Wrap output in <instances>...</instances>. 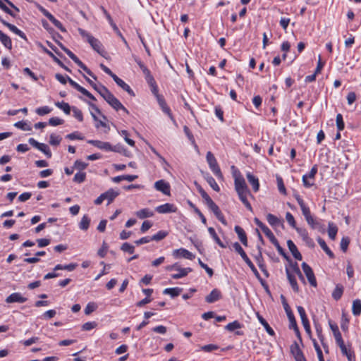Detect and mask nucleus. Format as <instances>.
Instances as JSON below:
<instances>
[{
	"label": "nucleus",
	"instance_id": "1",
	"mask_svg": "<svg viewBox=\"0 0 361 361\" xmlns=\"http://www.w3.org/2000/svg\"><path fill=\"white\" fill-rule=\"evenodd\" d=\"M102 92L100 95L105 99V101L111 106L115 110H123L126 114H129L126 108L121 103V102L107 89L102 88Z\"/></svg>",
	"mask_w": 361,
	"mask_h": 361
},
{
	"label": "nucleus",
	"instance_id": "2",
	"mask_svg": "<svg viewBox=\"0 0 361 361\" xmlns=\"http://www.w3.org/2000/svg\"><path fill=\"white\" fill-rule=\"evenodd\" d=\"M78 32L83 38L86 39L87 42L91 45L94 51H96L100 55L104 56L105 51L102 47V43L99 39H96L82 28H78Z\"/></svg>",
	"mask_w": 361,
	"mask_h": 361
},
{
	"label": "nucleus",
	"instance_id": "3",
	"mask_svg": "<svg viewBox=\"0 0 361 361\" xmlns=\"http://www.w3.org/2000/svg\"><path fill=\"white\" fill-rule=\"evenodd\" d=\"M207 161L209 166L210 169L214 173V175L218 178H223V174L221 171V169L218 165V163L214 156V154L211 152H208L206 156Z\"/></svg>",
	"mask_w": 361,
	"mask_h": 361
},
{
	"label": "nucleus",
	"instance_id": "4",
	"mask_svg": "<svg viewBox=\"0 0 361 361\" xmlns=\"http://www.w3.org/2000/svg\"><path fill=\"white\" fill-rule=\"evenodd\" d=\"M166 269L168 271L177 270L179 271L178 274L171 275L173 279H178L188 275V274L192 271L191 268H181L178 263H175L172 265L167 266Z\"/></svg>",
	"mask_w": 361,
	"mask_h": 361
},
{
	"label": "nucleus",
	"instance_id": "5",
	"mask_svg": "<svg viewBox=\"0 0 361 361\" xmlns=\"http://www.w3.org/2000/svg\"><path fill=\"white\" fill-rule=\"evenodd\" d=\"M302 268L310 285L316 287L317 283L312 269L305 262H302Z\"/></svg>",
	"mask_w": 361,
	"mask_h": 361
},
{
	"label": "nucleus",
	"instance_id": "6",
	"mask_svg": "<svg viewBox=\"0 0 361 361\" xmlns=\"http://www.w3.org/2000/svg\"><path fill=\"white\" fill-rule=\"evenodd\" d=\"M235 189L237 193L249 192L250 190L246 185L245 179L242 176L235 177Z\"/></svg>",
	"mask_w": 361,
	"mask_h": 361
},
{
	"label": "nucleus",
	"instance_id": "7",
	"mask_svg": "<svg viewBox=\"0 0 361 361\" xmlns=\"http://www.w3.org/2000/svg\"><path fill=\"white\" fill-rule=\"evenodd\" d=\"M297 309L301 318L302 324L304 326L305 330L306 331L307 333L310 334L311 332L310 325L307 317L306 315L305 309L301 306H298Z\"/></svg>",
	"mask_w": 361,
	"mask_h": 361
},
{
	"label": "nucleus",
	"instance_id": "8",
	"mask_svg": "<svg viewBox=\"0 0 361 361\" xmlns=\"http://www.w3.org/2000/svg\"><path fill=\"white\" fill-rule=\"evenodd\" d=\"M154 188L157 190L163 192L164 195H170V185L164 180H159L155 182Z\"/></svg>",
	"mask_w": 361,
	"mask_h": 361
},
{
	"label": "nucleus",
	"instance_id": "9",
	"mask_svg": "<svg viewBox=\"0 0 361 361\" xmlns=\"http://www.w3.org/2000/svg\"><path fill=\"white\" fill-rule=\"evenodd\" d=\"M173 255L176 258L183 257L188 259H195V255L192 252H189L188 250L184 248H180L173 250Z\"/></svg>",
	"mask_w": 361,
	"mask_h": 361
},
{
	"label": "nucleus",
	"instance_id": "10",
	"mask_svg": "<svg viewBox=\"0 0 361 361\" xmlns=\"http://www.w3.org/2000/svg\"><path fill=\"white\" fill-rule=\"evenodd\" d=\"M207 207H209V209H211L213 212V213L214 214V215L216 216V217L218 219L219 221H220L224 225L227 224V222H226L223 214L221 213L219 207L214 202H213L212 204H209Z\"/></svg>",
	"mask_w": 361,
	"mask_h": 361
},
{
	"label": "nucleus",
	"instance_id": "11",
	"mask_svg": "<svg viewBox=\"0 0 361 361\" xmlns=\"http://www.w3.org/2000/svg\"><path fill=\"white\" fill-rule=\"evenodd\" d=\"M176 210L177 208L173 204L169 203L161 204L156 208V211L159 214L176 212Z\"/></svg>",
	"mask_w": 361,
	"mask_h": 361
},
{
	"label": "nucleus",
	"instance_id": "12",
	"mask_svg": "<svg viewBox=\"0 0 361 361\" xmlns=\"http://www.w3.org/2000/svg\"><path fill=\"white\" fill-rule=\"evenodd\" d=\"M27 298L22 296L20 293H13L8 296L6 299V302L8 303L20 302L23 303L27 301Z\"/></svg>",
	"mask_w": 361,
	"mask_h": 361
},
{
	"label": "nucleus",
	"instance_id": "13",
	"mask_svg": "<svg viewBox=\"0 0 361 361\" xmlns=\"http://www.w3.org/2000/svg\"><path fill=\"white\" fill-rule=\"evenodd\" d=\"M113 80L119 87H121L123 90L126 91L130 96L135 97V93L133 90L122 79L118 78L117 75H114Z\"/></svg>",
	"mask_w": 361,
	"mask_h": 361
},
{
	"label": "nucleus",
	"instance_id": "14",
	"mask_svg": "<svg viewBox=\"0 0 361 361\" xmlns=\"http://www.w3.org/2000/svg\"><path fill=\"white\" fill-rule=\"evenodd\" d=\"M222 297V294L221 291L216 288L212 290V292L206 296L205 300L208 303H213L219 300H220Z\"/></svg>",
	"mask_w": 361,
	"mask_h": 361
},
{
	"label": "nucleus",
	"instance_id": "15",
	"mask_svg": "<svg viewBox=\"0 0 361 361\" xmlns=\"http://www.w3.org/2000/svg\"><path fill=\"white\" fill-rule=\"evenodd\" d=\"M87 142L100 149H104L105 151H111V145L107 142L90 140H88Z\"/></svg>",
	"mask_w": 361,
	"mask_h": 361
},
{
	"label": "nucleus",
	"instance_id": "16",
	"mask_svg": "<svg viewBox=\"0 0 361 361\" xmlns=\"http://www.w3.org/2000/svg\"><path fill=\"white\" fill-rule=\"evenodd\" d=\"M290 352L295 360L305 358L297 342H294L291 345Z\"/></svg>",
	"mask_w": 361,
	"mask_h": 361
},
{
	"label": "nucleus",
	"instance_id": "17",
	"mask_svg": "<svg viewBox=\"0 0 361 361\" xmlns=\"http://www.w3.org/2000/svg\"><path fill=\"white\" fill-rule=\"evenodd\" d=\"M287 245L293 256L298 260H302V255L298 251L296 245L291 240H288L287 241Z\"/></svg>",
	"mask_w": 361,
	"mask_h": 361
},
{
	"label": "nucleus",
	"instance_id": "18",
	"mask_svg": "<svg viewBox=\"0 0 361 361\" xmlns=\"http://www.w3.org/2000/svg\"><path fill=\"white\" fill-rule=\"evenodd\" d=\"M286 272L291 288L295 293H298L299 291V287L295 276L290 273V271L288 268H286Z\"/></svg>",
	"mask_w": 361,
	"mask_h": 361
},
{
	"label": "nucleus",
	"instance_id": "19",
	"mask_svg": "<svg viewBox=\"0 0 361 361\" xmlns=\"http://www.w3.org/2000/svg\"><path fill=\"white\" fill-rule=\"evenodd\" d=\"M234 230L243 245L247 246V238L245 231L239 226H235Z\"/></svg>",
	"mask_w": 361,
	"mask_h": 361
},
{
	"label": "nucleus",
	"instance_id": "20",
	"mask_svg": "<svg viewBox=\"0 0 361 361\" xmlns=\"http://www.w3.org/2000/svg\"><path fill=\"white\" fill-rule=\"evenodd\" d=\"M248 182L252 185L253 190L257 192L259 188V180L257 177L252 175L251 173L246 174Z\"/></svg>",
	"mask_w": 361,
	"mask_h": 361
},
{
	"label": "nucleus",
	"instance_id": "21",
	"mask_svg": "<svg viewBox=\"0 0 361 361\" xmlns=\"http://www.w3.org/2000/svg\"><path fill=\"white\" fill-rule=\"evenodd\" d=\"M42 49L43 51L47 54H48L53 60L54 61H55L59 66H60L61 68H63V69H65L66 71H68V72H71V70L67 67L66 66L63 62L59 60L51 51H49V49H47V48L42 47Z\"/></svg>",
	"mask_w": 361,
	"mask_h": 361
},
{
	"label": "nucleus",
	"instance_id": "22",
	"mask_svg": "<svg viewBox=\"0 0 361 361\" xmlns=\"http://www.w3.org/2000/svg\"><path fill=\"white\" fill-rule=\"evenodd\" d=\"M103 195H104V200H107L108 204H109L117 196H118L119 192L111 188L104 192Z\"/></svg>",
	"mask_w": 361,
	"mask_h": 361
},
{
	"label": "nucleus",
	"instance_id": "23",
	"mask_svg": "<svg viewBox=\"0 0 361 361\" xmlns=\"http://www.w3.org/2000/svg\"><path fill=\"white\" fill-rule=\"evenodd\" d=\"M0 41L8 49L11 50L12 49V42L11 38L1 30H0Z\"/></svg>",
	"mask_w": 361,
	"mask_h": 361
},
{
	"label": "nucleus",
	"instance_id": "24",
	"mask_svg": "<svg viewBox=\"0 0 361 361\" xmlns=\"http://www.w3.org/2000/svg\"><path fill=\"white\" fill-rule=\"evenodd\" d=\"M257 317L259 320V322L262 324V325L264 327L267 332L270 336H274L275 334L274 331L272 329V328L269 326L268 322L263 318L262 315H260L259 313H257Z\"/></svg>",
	"mask_w": 361,
	"mask_h": 361
},
{
	"label": "nucleus",
	"instance_id": "25",
	"mask_svg": "<svg viewBox=\"0 0 361 361\" xmlns=\"http://www.w3.org/2000/svg\"><path fill=\"white\" fill-rule=\"evenodd\" d=\"M317 242L321 246V247L323 249V250L326 253V255L331 258H334V254L331 252V250L329 248L325 241L319 237L317 238Z\"/></svg>",
	"mask_w": 361,
	"mask_h": 361
},
{
	"label": "nucleus",
	"instance_id": "26",
	"mask_svg": "<svg viewBox=\"0 0 361 361\" xmlns=\"http://www.w3.org/2000/svg\"><path fill=\"white\" fill-rule=\"evenodd\" d=\"M5 26H6L11 32H13L16 35H18L19 37H20L21 38L24 39L26 41L27 40L25 33L23 32H22L20 30H19L14 25L8 23L7 24H6Z\"/></svg>",
	"mask_w": 361,
	"mask_h": 361
},
{
	"label": "nucleus",
	"instance_id": "27",
	"mask_svg": "<svg viewBox=\"0 0 361 361\" xmlns=\"http://www.w3.org/2000/svg\"><path fill=\"white\" fill-rule=\"evenodd\" d=\"M340 348L342 353L347 357L348 361H355V356L353 352L348 349L345 345L340 347Z\"/></svg>",
	"mask_w": 361,
	"mask_h": 361
},
{
	"label": "nucleus",
	"instance_id": "28",
	"mask_svg": "<svg viewBox=\"0 0 361 361\" xmlns=\"http://www.w3.org/2000/svg\"><path fill=\"white\" fill-rule=\"evenodd\" d=\"M352 312L355 316H359L361 314V301L359 299L355 300L353 302Z\"/></svg>",
	"mask_w": 361,
	"mask_h": 361
},
{
	"label": "nucleus",
	"instance_id": "29",
	"mask_svg": "<svg viewBox=\"0 0 361 361\" xmlns=\"http://www.w3.org/2000/svg\"><path fill=\"white\" fill-rule=\"evenodd\" d=\"M238 197H239L240 200L244 204V205L249 210L252 211V206H251L250 203L248 202V200L247 199V196L248 195H251L250 192H240V193H238Z\"/></svg>",
	"mask_w": 361,
	"mask_h": 361
},
{
	"label": "nucleus",
	"instance_id": "30",
	"mask_svg": "<svg viewBox=\"0 0 361 361\" xmlns=\"http://www.w3.org/2000/svg\"><path fill=\"white\" fill-rule=\"evenodd\" d=\"M136 215L140 219H145L152 216L154 213L150 209L145 208L137 211Z\"/></svg>",
	"mask_w": 361,
	"mask_h": 361
},
{
	"label": "nucleus",
	"instance_id": "31",
	"mask_svg": "<svg viewBox=\"0 0 361 361\" xmlns=\"http://www.w3.org/2000/svg\"><path fill=\"white\" fill-rule=\"evenodd\" d=\"M77 264L71 263L66 265H62V264H57L54 268V271H58V270H67L69 271H73L77 267Z\"/></svg>",
	"mask_w": 361,
	"mask_h": 361
},
{
	"label": "nucleus",
	"instance_id": "32",
	"mask_svg": "<svg viewBox=\"0 0 361 361\" xmlns=\"http://www.w3.org/2000/svg\"><path fill=\"white\" fill-rule=\"evenodd\" d=\"M343 293V286L338 284V285H336L334 290L332 293V297L335 300H338L341 299Z\"/></svg>",
	"mask_w": 361,
	"mask_h": 361
},
{
	"label": "nucleus",
	"instance_id": "33",
	"mask_svg": "<svg viewBox=\"0 0 361 361\" xmlns=\"http://www.w3.org/2000/svg\"><path fill=\"white\" fill-rule=\"evenodd\" d=\"M182 291V288H166L163 293L170 295L172 298L176 297L180 295Z\"/></svg>",
	"mask_w": 361,
	"mask_h": 361
},
{
	"label": "nucleus",
	"instance_id": "34",
	"mask_svg": "<svg viewBox=\"0 0 361 361\" xmlns=\"http://www.w3.org/2000/svg\"><path fill=\"white\" fill-rule=\"evenodd\" d=\"M208 231L209 233V234L211 235V236L213 238V239L215 240V242L221 247H223V248H225L226 247V245L221 242V240H220V238L218 237L215 230L214 228L212 227H209L208 228Z\"/></svg>",
	"mask_w": 361,
	"mask_h": 361
},
{
	"label": "nucleus",
	"instance_id": "35",
	"mask_svg": "<svg viewBox=\"0 0 361 361\" xmlns=\"http://www.w3.org/2000/svg\"><path fill=\"white\" fill-rule=\"evenodd\" d=\"M90 219L87 215H84L79 224L81 230L87 231L90 226Z\"/></svg>",
	"mask_w": 361,
	"mask_h": 361
},
{
	"label": "nucleus",
	"instance_id": "36",
	"mask_svg": "<svg viewBox=\"0 0 361 361\" xmlns=\"http://www.w3.org/2000/svg\"><path fill=\"white\" fill-rule=\"evenodd\" d=\"M290 266L292 269V271L299 277V279L305 281V279L302 274V272L300 271V269L298 267V264L297 262H293L292 261L290 262Z\"/></svg>",
	"mask_w": 361,
	"mask_h": 361
},
{
	"label": "nucleus",
	"instance_id": "37",
	"mask_svg": "<svg viewBox=\"0 0 361 361\" xmlns=\"http://www.w3.org/2000/svg\"><path fill=\"white\" fill-rule=\"evenodd\" d=\"M338 228L333 223H329L328 235L331 240H335Z\"/></svg>",
	"mask_w": 361,
	"mask_h": 361
},
{
	"label": "nucleus",
	"instance_id": "38",
	"mask_svg": "<svg viewBox=\"0 0 361 361\" xmlns=\"http://www.w3.org/2000/svg\"><path fill=\"white\" fill-rule=\"evenodd\" d=\"M55 105L60 109L63 110L66 114H70L71 110L72 109L70 105L64 102H57L55 103Z\"/></svg>",
	"mask_w": 361,
	"mask_h": 361
},
{
	"label": "nucleus",
	"instance_id": "39",
	"mask_svg": "<svg viewBox=\"0 0 361 361\" xmlns=\"http://www.w3.org/2000/svg\"><path fill=\"white\" fill-rule=\"evenodd\" d=\"M233 247L234 250L241 256L244 261L245 259L249 258L244 250L242 248L241 245L238 242L234 243L233 244Z\"/></svg>",
	"mask_w": 361,
	"mask_h": 361
},
{
	"label": "nucleus",
	"instance_id": "40",
	"mask_svg": "<svg viewBox=\"0 0 361 361\" xmlns=\"http://www.w3.org/2000/svg\"><path fill=\"white\" fill-rule=\"evenodd\" d=\"M267 220L272 226H277L280 224V219L271 214H268L267 215Z\"/></svg>",
	"mask_w": 361,
	"mask_h": 361
},
{
	"label": "nucleus",
	"instance_id": "41",
	"mask_svg": "<svg viewBox=\"0 0 361 361\" xmlns=\"http://www.w3.org/2000/svg\"><path fill=\"white\" fill-rule=\"evenodd\" d=\"M36 6L37 8L39 9V11L40 12H42L43 13V15L44 16H46L51 22H53L54 20H55L56 18H54V16L50 13L47 10H46L43 6H42L41 5L37 4H36Z\"/></svg>",
	"mask_w": 361,
	"mask_h": 361
},
{
	"label": "nucleus",
	"instance_id": "42",
	"mask_svg": "<svg viewBox=\"0 0 361 361\" xmlns=\"http://www.w3.org/2000/svg\"><path fill=\"white\" fill-rule=\"evenodd\" d=\"M242 328V324L238 321H234L231 323L228 324L225 329L228 331H233L235 329Z\"/></svg>",
	"mask_w": 361,
	"mask_h": 361
},
{
	"label": "nucleus",
	"instance_id": "43",
	"mask_svg": "<svg viewBox=\"0 0 361 361\" xmlns=\"http://www.w3.org/2000/svg\"><path fill=\"white\" fill-rule=\"evenodd\" d=\"M83 77L87 80V82L94 88V90H95L99 94L100 92H102V88H106L105 86L102 85H99V86H98L96 83L92 82L89 78H87L85 75H83Z\"/></svg>",
	"mask_w": 361,
	"mask_h": 361
},
{
	"label": "nucleus",
	"instance_id": "44",
	"mask_svg": "<svg viewBox=\"0 0 361 361\" xmlns=\"http://www.w3.org/2000/svg\"><path fill=\"white\" fill-rule=\"evenodd\" d=\"M168 233L164 231H159L157 233L152 235L150 239L151 240L160 241L166 237Z\"/></svg>",
	"mask_w": 361,
	"mask_h": 361
},
{
	"label": "nucleus",
	"instance_id": "45",
	"mask_svg": "<svg viewBox=\"0 0 361 361\" xmlns=\"http://www.w3.org/2000/svg\"><path fill=\"white\" fill-rule=\"evenodd\" d=\"M121 250L129 254H133L135 252V247L128 243H124L122 244Z\"/></svg>",
	"mask_w": 361,
	"mask_h": 361
},
{
	"label": "nucleus",
	"instance_id": "46",
	"mask_svg": "<svg viewBox=\"0 0 361 361\" xmlns=\"http://www.w3.org/2000/svg\"><path fill=\"white\" fill-rule=\"evenodd\" d=\"M206 179L209 185L216 192H219L220 190L218 184L216 183V180L212 176H208Z\"/></svg>",
	"mask_w": 361,
	"mask_h": 361
},
{
	"label": "nucleus",
	"instance_id": "47",
	"mask_svg": "<svg viewBox=\"0 0 361 361\" xmlns=\"http://www.w3.org/2000/svg\"><path fill=\"white\" fill-rule=\"evenodd\" d=\"M336 126L338 131H342L344 129L345 124L343 118V116L341 114H337L336 116Z\"/></svg>",
	"mask_w": 361,
	"mask_h": 361
},
{
	"label": "nucleus",
	"instance_id": "48",
	"mask_svg": "<svg viewBox=\"0 0 361 361\" xmlns=\"http://www.w3.org/2000/svg\"><path fill=\"white\" fill-rule=\"evenodd\" d=\"M6 1L4 0H0V8L3 10L5 13L11 16L12 17L15 18L16 16V14L11 10L6 5Z\"/></svg>",
	"mask_w": 361,
	"mask_h": 361
},
{
	"label": "nucleus",
	"instance_id": "49",
	"mask_svg": "<svg viewBox=\"0 0 361 361\" xmlns=\"http://www.w3.org/2000/svg\"><path fill=\"white\" fill-rule=\"evenodd\" d=\"M61 141V137L59 135L55 134H51L49 143L52 146H58Z\"/></svg>",
	"mask_w": 361,
	"mask_h": 361
},
{
	"label": "nucleus",
	"instance_id": "50",
	"mask_svg": "<svg viewBox=\"0 0 361 361\" xmlns=\"http://www.w3.org/2000/svg\"><path fill=\"white\" fill-rule=\"evenodd\" d=\"M86 173L85 172H78L76 173L73 178V181L81 183L85 180Z\"/></svg>",
	"mask_w": 361,
	"mask_h": 361
},
{
	"label": "nucleus",
	"instance_id": "51",
	"mask_svg": "<svg viewBox=\"0 0 361 361\" xmlns=\"http://www.w3.org/2000/svg\"><path fill=\"white\" fill-rule=\"evenodd\" d=\"M245 262L248 265V267L250 268V269L252 270V271L253 272V274H255V276L261 280V278H260V275L258 272V271L257 270V269L255 268V267L254 266L253 263L251 262V260L249 259V258H247L245 259Z\"/></svg>",
	"mask_w": 361,
	"mask_h": 361
},
{
	"label": "nucleus",
	"instance_id": "52",
	"mask_svg": "<svg viewBox=\"0 0 361 361\" xmlns=\"http://www.w3.org/2000/svg\"><path fill=\"white\" fill-rule=\"evenodd\" d=\"M14 126L16 128H20L23 130H31V129H32L30 126L23 121H18V122L14 124Z\"/></svg>",
	"mask_w": 361,
	"mask_h": 361
},
{
	"label": "nucleus",
	"instance_id": "53",
	"mask_svg": "<svg viewBox=\"0 0 361 361\" xmlns=\"http://www.w3.org/2000/svg\"><path fill=\"white\" fill-rule=\"evenodd\" d=\"M76 64L84 70L89 75L92 77L94 80H97V77L92 73V72L80 61L76 62Z\"/></svg>",
	"mask_w": 361,
	"mask_h": 361
},
{
	"label": "nucleus",
	"instance_id": "54",
	"mask_svg": "<svg viewBox=\"0 0 361 361\" xmlns=\"http://www.w3.org/2000/svg\"><path fill=\"white\" fill-rule=\"evenodd\" d=\"M72 111H73V116L75 118H77L79 121H83V115H82V112L81 110H80L79 109H78L75 106H73L72 107Z\"/></svg>",
	"mask_w": 361,
	"mask_h": 361
},
{
	"label": "nucleus",
	"instance_id": "55",
	"mask_svg": "<svg viewBox=\"0 0 361 361\" xmlns=\"http://www.w3.org/2000/svg\"><path fill=\"white\" fill-rule=\"evenodd\" d=\"M276 180H277V185H278V189H279V192L283 195H286V190L282 178L277 177Z\"/></svg>",
	"mask_w": 361,
	"mask_h": 361
},
{
	"label": "nucleus",
	"instance_id": "56",
	"mask_svg": "<svg viewBox=\"0 0 361 361\" xmlns=\"http://www.w3.org/2000/svg\"><path fill=\"white\" fill-rule=\"evenodd\" d=\"M97 308V305L94 302H89L85 309V314L88 315L93 312Z\"/></svg>",
	"mask_w": 361,
	"mask_h": 361
},
{
	"label": "nucleus",
	"instance_id": "57",
	"mask_svg": "<svg viewBox=\"0 0 361 361\" xmlns=\"http://www.w3.org/2000/svg\"><path fill=\"white\" fill-rule=\"evenodd\" d=\"M38 149L42 152L48 158H50L51 157V152L49 147L46 144L41 143Z\"/></svg>",
	"mask_w": 361,
	"mask_h": 361
},
{
	"label": "nucleus",
	"instance_id": "58",
	"mask_svg": "<svg viewBox=\"0 0 361 361\" xmlns=\"http://www.w3.org/2000/svg\"><path fill=\"white\" fill-rule=\"evenodd\" d=\"M286 314H287V316H288V320L290 322L289 328L292 329V328L295 327V326H298L295 318L292 311H288V312H287Z\"/></svg>",
	"mask_w": 361,
	"mask_h": 361
},
{
	"label": "nucleus",
	"instance_id": "59",
	"mask_svg": "<svg viewBox=\"0 0 361 361\" xmlns=\"http://www.w3.org/2000/svg\"><path fill=\"white\" fill-rule=\"evenodd\" d=\"M350 243V239L348 237H343L341 241V249L343 252H345L348 250V247Z\"/></svg>",
	"mask_w": 361,
	"mask_h": 361
},
{
	"label": "nucleus",
	"instance_id": "60",
	"mask_svg": "<svg viewBox=\"0 0 361 361\" xmlns=\"http://www.w3.org/2000/svg\"><path fill=\"white\" fill-rule=\"evenodd\" d=\"M51 109L49 106H42L36 109V113L39 116H44L50 113Z\"/></svg>",
	"mask_w": 361,
	"mask_h": 361
},
{
	"label": "nucleus",
	"instance_id": "61",
	"mask_svg": "<svg viewBox=\"0 0 361 361\" xmlns=\"http://www.w3.org/2000/svg\"><path fill=\"white\" fill-rule=\"evenodd\" d=\"M64 121L57 117H52L49 120V124L52 126H56L63 124Z\"/></svg>",
	"mask_w": 361,
	"mask_h": 361
},
{
	"label": "nucleus",
	"instance_id": "62",
	"mask_svg": "<svg viewBox=\"0 0 361 361\" xmlns=\"http://www.w3.org/2000/svg\"><path fill=\"white\" fill-rule=\"evenodd\" d=\"M97 324L95 322H88L82 326V329L84 331H90L97 326Z\"/></svg>",
	"mask_w": 361,
	"mask_h": 361
},
{
	"label": "nucleus",
	"instance_id": "63",
	"mask_svg": "<svg viewBox=\"0 0 361 361\" xmlns=\"http://www.w3.org/2000/svg\"><path fill=\"white\" fill-rule=\"evenodd\" d=\"M108 248H109V246L107 245V244L105 242H104L102 247L98 250V252H97L98 255L100 257H102V258L104 257L105 255H106Z\"/></svg>",
	"mask_w": 361,
	"mask_h": 361
},
{
	"label": "nucleus",
	"instance_id": "64",
	"mask_svg": "<svg viewBox=\"0 0 361 361\" xmlns=\"http://www.w3.org/2000/svg\"><path fill=\"white\" fill-rule=\"evenodd\" d=\"M88 166L87 163L82 161L80 160H76L74 163V168L78 170H84Z\"/></svg>",
	"mask_w": 361,
	"mask_h": 361
}]
</instances>
